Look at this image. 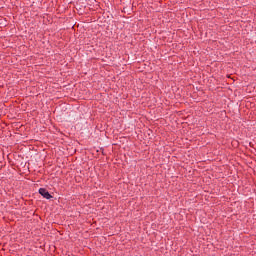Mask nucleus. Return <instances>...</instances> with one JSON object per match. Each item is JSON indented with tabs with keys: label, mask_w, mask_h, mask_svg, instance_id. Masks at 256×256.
I'll list each match as a JSON object with an SVG mask.
<instances>
[{
	"label": "nucleus",
	"mask_w": 256,
	"mask_h": 256,
	"mask_svg": "<svg viewBox=\"0 0 256 256\" xmlns=\"http://www.w3.org/2000/svg\"><path fill=\"white\" fill-rule=\"evenodd\" d=\"M39 193H40V195H42V197H44V199H52L53 198V196L51 194H49V191H47V189H45V188H40Z\"/></svg>",
	"instance_id": "obj_1"
}]
</instances>
